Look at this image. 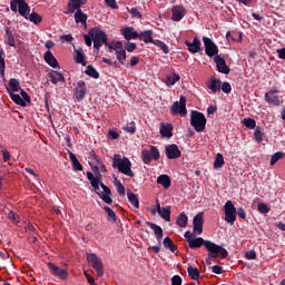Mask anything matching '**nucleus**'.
Returning a JSON list of instances; mask_svg holds the SVG:
<instances>
[{
    "label": "nucleus",
    "instance_id": "nucleus-10",
    "mask_svg": "<svg viewBox=\"0 0 285 285\" xmlns=\"http://www.w3.org/2000/svg\"><path fill=\"white\" fill-rule=\"evenodd\" d=\"M277 92H279L277 87H272L269 91L265 92L264 99L266 104H269L271 106H282V100Z\"/></svg>",
    "mask_w": 285,
    "mask_h": 285
},
{
    "label": "nucleus",
    "instance_id": "nucleus-11",
    "mask_svg": "<svg viewBox=\"0 0 285 285\" xmlns=\"http://www.w3.org/2000/svg\"><path fill=\"white\" fill-rule=\"evenodd\" d=\"M173 115H180V117H186L188 115V109H186V98L180 97L179 101H175L170 108Z\"/></svg>",
    "mask_w": 285,
    "mask_h": 285
},
{
    "label": "nucleus",
    "instance_id": "nucleus-59",
    "mask_svg": "<svg viewBox=\"0 0 285 285\" xmlns=\"http://www.w3.org/2000/svg\"><path fill=\"white\" fill-rule=\"evenodd\" d=\"M20 95L22 97V101H24V104H30V96L28 95V92H26V90L20 89Z\"/></svg>",
    "mask_w": 285,
    "mask_h": 285
},
{
    "label": "nucleus",
    "instance_id": "nucleus-61",
    "mask_svg": "<svg viewBox=\"0 0 285 285\" xmlns=\"http://www.w3.org/2000/svg\"><path fill=\"white\" fill-rule=\"evenodd\" d=\"M246 259H257V253L255 250H248L245 254Z\"/></svg>",
    "mask_w": 285,
    "mask_h": 285
},
{
    "label": "nucleus",
    "instance_id": "nucleus-29",
    "mask_svg": "<svg viewBox=\"0 0 285 285\" xmlns=\"http://www.w3.org/2000/svg\"><path fill=\"white\" fill-rule=\"evenodd\" d=\"M160 135L161 137H166L170 139L173 137V125L171 124H161L160 125Z\"/></svg>",
    "mask_w": 285,
    "mask_h": 285
},
{
    "label": "nucleus",
    "instance_id": "nucleus-2",
    "mask_svg": "<svg viewBox=\"0 0 285 285\" xmlns=\"http://www.w3.org/2000/svg\"><path fill=\"white\" fill-rule=\"evenodd\" d=\"M132 166V163H130V159L124 157L121 158V155L115 154L112 158V168H117L119 173H122V175H126L127 177H135V173L132 169H130Z\"/></svg>",
    "mask_w": 285,
    "mask_h": 285
},
{
    "label": "nucleus",
    "instance_id": "nucleus-60",
    "mask_svg": "<svg viewBox=\"0 0 285 285\" xmlns=\"http://www.w3.org/2000/svg\"><path fill=\"white\" fill-rule=\"evenodd\" d=\"M212 273H215V275H222V273H224V267L214 265L212 266Z\"/></svg>",
    "mask_w": 285,
    "mask_h": 285
},
{
    "label": "nucleus",
    "instance_id": "nucleus-16",
    "mask_svg": "<svg viewBox=\"0 0 285 285\" xmlns=\"http://www.w3.org/2000/svg\"><path fill=\"white\" fill-rule=\"evenodd\" d=\"M214 61L216 63L218 72H222V75H229L230 73V67L226 65V60L222 58V56H215Z\"/></svg>",
    "mask_w": 285,
    "mask_h": 285
},
{
    "label": "nucleus",
    "instance_id": "nucleus-51",
    "mask_svg": "<svg viewBox=\"0 0 285 285\" xmlns=\"http://www.w3.org/2000/svg\"><path fill=\"white\" fill-rule=\"evenodd\" d=\"M257 209L262 215L271 213V208H268V205H266V203H259L257 205Z\"/></svg>",
    "mask_w": 285,
    "mask_h": 285
},
{
    "label": "nucleus",
    "instance_id": "nucleus-56",
    "mask_svg": "<svg viewBox=\"0 0 285 285\" xmlns=\"http://www.w3.org/2000/svg\"><path fill=\"white\" fill-rule=\"evenodd\" d=\"M125 50H127V52H135V50H137V43L135 42L125 43Z\"/></svg>",
    "mask_w": 285,
    "mask_h": 285
},
{
    "label": "nucleus",
    "instance_id": "nucleus-57",
    "mask_svg": "<svg viewBox=\"0 0 285 285\" xmlns=\"http://www.w3.org/2000/svg\"><path fill=\"white\" fill-rule=\"evenodd\" d=\"M117 193H119L121 196L126 195V187L121 184L120 180L116 183Z\"/></svg>",
    "mask_w": 285,
    "mask_h": 285
},
{
    "label": "nucleus",
    "instance_id": "nucleus-31",
    "mask_svg": "<svg viewBox=\"0 0 285 285\" xmlns=\"http://www.w3.org/2000/svg\"><path fill=\"white\" fill-rule=\"evenodd\" d=\"M8 94L10 99H12L17 104V106H21L22 108H26L28 106L26 101L21 98V96H19V94H14L10 91V89H8Z\"/></svg>",
    "mask_w": 285,
    "mask_h": 285
},
{
    "label": "nucleus",
    "instance_id": "nucleus-17",
    "mask_svg": "<svg viewBox=\"0 0 285 285\" xmlns=\"http://www.w3.org/2000/svg\"><path fill=\"white\" fill-rule=\"evenodd\" d=\"M186 17V8L184 6H174L171 8V21H181Z\"/></svg>",
    "mask_w": 285,
    "mask_h": 285
},
{
    "label": "nucleus",
    "instance_id": "nucleus-62",
    "mask_svg": "<svg viewBox=\"0 0 285 285\" xmlns=\"http://www.w3.org/2000/svg\"><path fill=\"white\" fill-rule=\"evenodd\" d=\"M171 285H181V276L175 275L171 277Z\"/></svg>",
    "mask_w": 285,
    "mask_h": 285
},
{
    "label": "nucleus",
    "instance_id": "nucleus-33",
    "mask_svg": "<svg viewBox=\"0 0 285 285\" xmlns=\"http://www.w3.org/2000/svg\"><path fill=\"white\" fill-rule=\"evenodd\" d=\"M207 88H209L212 92H219V90H222V80L213 78L212 81L207 85Z\"/></svg>",
    "mask_w": 285,
    "mask_h": 285
},
{
    "label": "nucleus",
    "instance_id": "nucleus-21",
    "mask_svg": "<svg viewBox=\"0 0 285 285\" xmlns=\"http://www.w3.org/2000/svg\"><path fill=\"white\" fill-rule=\"evenodd\" d=\"M88 3V0H69L68 2V11L73 13L76 10H81V6H86Z\"/></svg>",
    "mask_w": 285,
    "mask_h": 285
},
{
    "label": "nucleus",
    "instance_id": "nucleus-5",
    "mask_svg": "<svg viewBox=\"0 0 285 285\" xmlns=\"http://www.w3.org/2000/svg\"><path fill=\"white\" fill-rule=\"evenodd\" d=\"M10 8L12 12H19L20 17L28 19L30 14V6L26 0H10Z\"/></svg>",
    "mask_w": 285,
    "mask_h": 285
},
{
    "label": "nucleus",
    "instance_id": "nucleus-46",
    "mask_svg": "<svg viewBox=\"0 0 285 285\" xmlns=\"http://www.w3.org/2000/svg\"><path fill=\"white\" fill-rule=\"evenodd\" d=\"M154 46H157V48L161 49L164 55H168V52H170V49L168 48V45H166V42L161 41V40H155L154 41Z\"/></svg>",
    "mask_w": 285,
    "mask_h": 285
},
{
    "label": "nucleus",
    "instance_id": "nucleus-43",
    "mask_svg": "<svg viewBox=\"0 0 285 285\" xmlns=\"http://www.w3.org/2000/svg\"><path fill=\"white\" fill-rule=\"evenodd\" d=\"M76 63L86 66V55L83 53V49L76 50Z\"/></svg>",
    "mask_w": 285,
    "mask_h": 285
},
{
    "label": "nucleus",
    "instance_id": "nucleus-40",
    "mask_svg": "<svg viewBox=\"0 0 285 285\" xmlns=\"http://www.w3.org/2000/svg\"><path fill=\"white\" fill-rule=\"evenodd\" d=\"M187 273L194 282H199V269L189 265L187 267Z\"/></svg>",
    "mask_w": 285,
    "mask_h": 285
},
{
    "label": "nucleus",
    "instance_id": "nucleus-58",
    "mask_svg": "<svg viewBox=\"0 0 285 285\" xmlns=\"http://www.w3.org/2000/svg\"><path fill=\"white\" fill-rule=\"evenodd\" d=\"M105 3L112 10H117L119 8V6H117V0H105Z\"/></svg>",
    "mask_w": 285,
    "mask_h": 285
},
{
    "label": "nucleus",
    "instance_id": "nucleus-49",
    "mask_svg": "<svg viewBox=\"0 0 285 285\" xmlns=\"http://www.w3.org/2000/svg\"><path fill=\"white\" fill-rule=\"evenodd\" d=\"M279 159H284V153L277 151L271 158V166H275L279 161Z\"/></svg>",
    "mask_w": 285,
    "mask_h": 285
},
{
    "label": "nucleus",
    "instance_id": "nucleus-4",
    "mask_svg": "<svg viewBox=\"0 0 285 285\" xmlns=\"http://www.w3.org/2000/svg\"><path fill=\"white\" fill-rule=\"evenodd\" d=\"M206 116L203 112L193 110L190 115V126L196 130V132H204L206 130Z\"/></svg>",
    "mask_w": 285,
    "mask_h": 285
},
{
    "label": "nucleus",
    "instance_id": "nucleus-9",
    "mask_svg": "<svg viewBox=\"0 0 285 285\" xmlns=\"http://www.w3.org/2000/svg\"><path fill=\"white\" fill-rule=\"evenodd\" d=\"M87 262L91 264L92 268H95L98 277H104V263H101V259H99L97 254L87 255Z\"/></svg>",
    "mask_w": 285,
    "mask_h": 285
},
{
    "label": "nucleus",
    "instance_id": "nucleus-24",
    "mask_svg": "<svg viewBox=\"0 0 285 285\" xmlns=\"http://www.w3.org/2000/svg\"><path fill=\"white\" fill-rule=\"evenodd\" d=\"M49 77L53 86H57V83H66V78L61 75V72L52 70L49 72Z\"/></svg>",
    "mask_w": 285,
    "mask_h": 285
},
{
    "label": "nucleus",
    "instance_id": "nucleus-48",
    "mask_svg": "<svg viewBox=\"0 0 285 285\" xmlns=\"http://www.w3.org/2000/svg\"><path fill=\"white\" fill-rule=\"evenodd\" d=\"M254 137L257 144H262V141H264V132L262 131V127L255 128Z\"/></svg>",
    "mask_w": 285,
    "mask_h": 285
},
{
    "label": "nucleus",
    "instance_id": "nucleus-27",
    "mask_svg": "<svg viewBox=\"0 0 285 285\" xmlns=\"http://www.w3.org/2000/svg\"><path fill=\"white\" fill-rule=\"evenodd\" d=\"M75 21L76 23H81L82 26H86L88 21V14L83 13L81 9H76Z\"/></svg>",
    "mask_w": 285,
    "mask_h": 285
},
{
    "label": "nucleus",
    "instance_id": "nucleus-45",
    "mask_svg": "<svg viewBox=\"0 0 285 285\" xmlns=\"http://www.w3.org/2000/svg\"><path fill=\"white\" fill-rule=\"evenodd\" d=\"M28 19H29V21H31V23H35V26H39V23H41V21H43V18H41V14H39L37 12L30 13Z\"/></svg>",
    "mask_w": 285,
    "mask_h": 285
},
{
    "label": "nucleus",
    "instance_id": "nucleus-7",
    "mask_svg": "<svg viewBox=\"0 0 285 285\" xmlns=\"http://www.w3.org/2000/svg\"><path fill=\"white\" fill-rule=\"evenodd\" d=\"M94 190L96 195H98V197L105 202V204H112V190H110V187L106 186V184L100 183V185L94 187Z\"/></svg>",
    "mask_w": 285,
    "mask_h": 285
},
{
    "label": "nucleus",
    "instance_id": "nucleus-64",
    "mask_svg": "<svg viewBox=\"0 0 285 285\" xmlns=\"http://www.w3.org/2000/svg\"><path fill=\"white\" fill-rule=\"evenodd\" d=\"M72 168L76 171L83 170V166L81 165V163H79V160L72 163Z\"/></svg>",
    "mask_w": 285,
    "mask_h": 285
},
{
    "label": "nucleus",
    "instance_id": "nucleus-44",
    "mask_svg": "<svg viewBox=\"0 0 285 285\" xmlns=\"http://www.w3.org/2000/svg\"><path fill=\"white\" fill-rule=\"evenodd\" d=\"M158 215L161 219H165V222H170V206L163 207V210H160Z\"/></svg>",
    "mask_w": 285,
    "mask_h": 285
},
{
    "label": "nucleus",
    "instance_id": "nucleus-8",
    "mask_svg": "<svg viewBox=\"0 0 285 285\" xmlns=\"http://www.w3.org/2000/svg\"><path fill=\"white\" fill-rule=\"evenodd\" d=\"M149 148H150V150H148V149L141 150L142 163L146 164L147 166H149V164L153 161V159L155 161H159V157H161V155L159 154V149H157L156 146H149Z\"/></svg>",
    "mask_w": 285,
    "mask_h": 285
},
{
    "label": "nucleus",
    "instance_id": "nucleus-26",
    "mask_svg": "<svg viewBox=\"0 0 285 285\" xmlns=\"http://www.w3.org/2000/svg\"><path fill=\"white\" fill-rule=\"evenodd\" d=\"M139 41H145L146 43H155L153 39V30H145L138 33Z\"/></svg>",
    "mask_w": 285,
    "mask_h": 285
},
{
    "label": "nucleus",
    "instance_id": "nucleus-36",
    "mask_svg": "<svg viewBox=\"0 0 285 285\" xmlns=\"http://www.w3.org/2000/svg\"><path fill=\"white\" fill-rule=\"evenodd\" d=\"M176 224L177 226H179V228H186V226H188V216L186 215V213L183 212L179 214Z\"/></svg>",
    "mask_w": 285,
    "mask_h": 285
},
{
    "label": "nucleus",
    "instance_id": "nucleus-22",
    "mask_svg": "<svg viewBox=\"0 0 285 285\" xmlns=\"http://www.w3.org/2000/svg\"><path fill=\"white\" fill-rule=\"evenodd\" d=\"M132 30V27H125L121 30V35L125 37L126 41H130L131 39H139V32Z\"/></svg>",
    "mask_w": 285,
    "mask_h": 285
},
{
    "label": "nucleus",
    "instance_id": "nucleus-12",
    "mask_svg": "<svg viewBox=\"0 0 285 285\" xmlns=\"http://www.w3.org/2000/svg\"><path fill=\"white\" fill-rule=\"evenodd\" d=\"M203 42L207 57H217L219 55V49L217 48V45H215L213 39L208 37H203Z\"/></svg>",
    "mask_w": 285,
    "mask_h": 285
},
{
    "label": "nucleus",
    "instance_id": "nucleus-14",
    "mask_svg": "<svg viewBox=\"0 0 285 285\" xmlns=\"http://www.w3.org/2000/svg\"><path fill=\"white\" fill-rule=\"evenodd\" d=\"M51 275L53 277H59V279H68V271L62 269L61 267L55 265L53 263H48L47 264Z\"/></svg>",
    "mask_w": 285,
    "mask_h": 285
},
{
    "label": "nucleus",
    "instance_id": "nucleus-41",
    "mask_svg": "<svg viewBox=\"0 0 285 285\" xmlns=\"http://www.w3.org/2000/svg\"><path fill=\"white\" fill-rule=\"evenodd\" d=\"M85 75H88V77H91L92 79H99V71L92 67V65H89L87 69L85 70Z\"/></svg>",
    "mask_w": 285,
    "mask_h": 285
},
{
    "label": "nucleus",
    "instance_id": "nucleus-18",
    "mask_svg": "<svg viewBox=\"0 0 285 285\" xmlns=\"http://www.w3.org/2000/svg\"><path fill=\"white\" fill-rule=\"evenodd\" d=\"M86 91H87L86 82L82 80H79L75 89L76 99L78 101H83V98L86 97Z\"/></svg>",
    "mask_w": 285,
    "mask_h": 285
},
{
    "label": "nucleus",
    "instance_id": "nucleus-47",
    "mask_svg": "<svg viewBox=\"0 0 285 285\" xmlns=\"http://www.w3.org/2000/svg\"><path fill=\"white\" fill-rule=\"evenodd\" d=\"M226 163L224 161V155L217 154L215 161H214V168H223Z\"/></svg>",
    "mask_w": 285,
    "mask_h": 285
},
{
    "label": "nucleus",
    "instance_id": "nucleus-30",
    "mask_svg": "<svg viewBox=\"0 0 285 285\" xmlns=\"http://www.w3.org/2000/svg\"><path fill=\"white\" fill-rule=\"evenodd\" d=\"M21 89V81L17 78H11L9 80V88H7V91L10 90V92H19Z\"/></svg>",
    "mask_w": 285,
    "mask_h": 285
},
{
    "label": "nucleus",
    "instance_id": "nucleus-42",
    "mask_svg": "<svg viewBox=\"0 0 285 285\" xmlns=\"http://www.w3.org/2000/svg\"><path fill=\"white\" fill-rule=\"evenodd\" d=\"M243 126H246L249 130H255L257 127V121L253 118H244L242 120Z\"/></svg>",
    "mask_w": 285,
    "mask_h": 285
},
{
    "label": "nucleus",
    "instance_id": "nucleus-28",
    "mask_svg": "<svg viewBox=\"0 0 285 285\" xmlns=\"http://www.w3.org/2000/svg\"><path fill=\"white\" fill-rule=\"evenodd\" d=\"M115 55H116V59H117L118 63H120V66H125V68L130 67L129 63H126V59H127L126 49H120L119 51H115Z\"/></svg>",
    "mask_w": 285,
    "mask_h": 285
},
{
    "label": "nucleus",
    "instance_id": "nucleus-34",
    "mask_svg": "<svg viewBox=\"0 0 285 285\" xmlns=\"http://www.w3.org/2000/svg\"><path fill=\"white\" fill-rule=\"evenodd\" d=\"M127 199L130 204H132L134 208L139 209V197L137 196V194L132 193L131 190H128Z\"/></svg>",
    "mask_w": 285,
    "mask_h": 285
},
{
    "label": "nucleus",
    "instance_id": "nucleus-54",
    "mask_svg": "<svg viewBox=\"0 0 285 285\" xmlns=\"http://www.w3.org/2000/svg\"><path fill=\"white\" fill-rule=\"evenodd\" d=\"M128 12L131 14L134 19H141V12H139V9L131 8V9H128Z\"/></svg>",
    "mask_w": 285,
    "mask_h": 285
},
{
    "label": "nucleus",
    "instance_id": "nucleus-55",
    "mask_svg": "<svg viewBox=\"0 0 285 285\" xmlns=\"http://www.w3.org/2000/svg\"><path fill=\"white\" fill-rule=\"evenodd\" d=\"M220 89L223 90V92H225V95H230L233 87H230V82H224L223 85H220Z\"/></svg>",
    "mask_w": 285,
    "mask_h": 285
},
{
    "label": "nucleus",
    "instance_id": "nucleus-52",
    "mask_svg": "<svg viewBox=\"0 0 285 285\" xmlns=\"http://www.w3.org/2000/svg\"><path fill=\"white\" fill-rule=\"evenodd\" d=\"M0 77L1 79H6V60L0 53Z\"/></svg>",
    "mask_w": 285,
    "mask_h": 285
},
{
    "label": "nucleus",
    "instance_id": "nucleus-50",
    "mask_svg": "<svg viewBox=\"0 0 285 285\" xmlns=\"http://www.w3.org/2000/svg\"><path fill=\"white\" fill-rule=\"evenodd\" d=\"M122 129H125L126 132H130V135H135L137 132V125L135 124V121H131Z\"/></svg>",
    "mask_w": 285,
    "mask_h": 285
},
{
    "label": "nucleus",
    "instance_id": "nucleus-1",
    "mask_svg": "<svg viewBox=\"0 0 285 285\" xmlns=\"http://www.w3.org/2000/svg\"><path fill=\"white\" fill-rule=\"evenodd\" d=\"M184 237L188 243L189 248L197 249L205 246L206 250H208V257L206 259L207 266L213 264V259H226V257H228L227 248H224L212 240H205L203 237L193 238L195 237V234H193L190 230L185 232Z\"/></svg>",
    "mask_w": 285,
    "mask_h": 285
},
{
    "label": "nucleus",
    "instance_id": "nucleus-3",
    "mask_svg": "<svg viewBox=\"0 0 285 285\" xmlns=\"http://www.w3.org/2000/svg\"><path fill=\"white\" fill-rule=\"evenodd\" d=\"M89 37L92 38L94 41V48L96 50H99L104 43H106V40L108 39V35L106 31H104L99 27H94L89 29Z\"/></svg>",
    "mask_w": 285,
    "mask_h": 285
},
{
    "label": "nucleus",
    "instance_id": "nucleus-37",
    "mask_svg": "<svg viewBox=\"0 0 285 285\" xmlns=\"http://www.w3.org/2000/svg\"><path fill=\"white\" fill-rule=\"evenodd\" d=\"M6 38L7 46H10L11 48H17V40H14V35H12V31L9 28L6 29Z\"/></svg>",
    "mask_w": 285,
    "mask_h": 285
},
{
    "label": "nucleus",
    "instance_id": "nucleus-6",
    "mask_svg": "<svg viewBox=\"0 0 285 285\" xmlns=\"http://www.w3.org/2000/svg\"><path fill=\"white\" fill-rule=\"evenodd\" d=\"M223 210L225 213V222L233 226V224L237 222V208L235 207V204H233V200H227L223 207Z\"/></svg>",
    "mask_w": 285,
    "mask_h": 285
},
{
    "label": "nucleus",
    "instance_id": "nucleus-53",
    "mask_svg": "<svg viewBox=\"0 0 285 285\" xmlns=\"http://www.w3.org/2000/svg\"><path fill=\"white\" fill-rule=\"evenodd\" d=\"M8 218L16 224V226H19V215H17L13 210H10L8 214Z\"/></svg>",
    "mask_w": 285,
    "mask_h": 285
},
{
    "label": "nucleus",
    "instance_id": "nucleus-19",
    "mask_svg": "<svg viewBox=\"0 0 285 285\" xmlns=\"http://www.w3.org/2000/svg\"><path fill=\"white\" fill-rule=\"evenodd\" d=\"M185 46H187L189 52H191V55H197V52H199V50H202V41L197 38H195L193 40V42L190 41H185Z\"/></svg>",
    "mask_w": 285,
    "mask_h": 285
},
{
    "label": "nucleus",
    "instance_id": "nucleus-38",
    "mask_svg": "<svg viewBox=\"0 0 285 285\" xmlns=\"http://www.w3.org/2000/svg\"><path fill=\"white\" fill-rule=\"evenodd\" d=\"M179 79H181V77L179 76V73H173V75H170V76H167L166 78H165V83H166V86H175V83L177 82V81H179Z\"/></svg>",
    "mask_w": 285,
    "mask_h": 285
},
{
    "label": "nucleus",
    "instance_id": "nucleus-39",
    "mask_svg": "<svg viewBox=\"0 0 285 285\" xmlns=\"http://www.w3.org/2000/svg\"><path fill=\"white\" fill-rule=\"evenodd\" d=\"M102 208H104L105 213L107 214L108 222H112L114 224H117V214L115 213V210H112L108 206H105Z\"/></svg>",
    "mask_w": 285,
    "mask_h": 285
},
{
    "label": "nucleus",
    "instance_id": "nucleus-35",
    "mask_svg": "<svg viewBox=\"0 0 285 285\" xmlns=\"http://www.w3.org/2000/svg\"><path fill=\"white\" fill-rule=\"evenodd\" d=\"M164 248L170 250V253H175L177 250V245L173 242L170 237H165L163 240Z\"/></svg>",
    "mask_w": 285,
    "mask_h": 285
},
{
    "label": "nucleus",
    "instance_id": "nucleus-15",
    "mask_svg": "<svg viewBox=\"0 0 285 285\" xmlns=\"http://www.w3.org/2000/svg\"><path fill=\"white\" fill-rule=\"evenodd\" d=\"M165 155L167 159H179V157H181V150H179V147L175 144L167 145L165 147Z\"/></svg>",
    "mask_w": 285,
    "mask_h": 285
},
{
    "label": "nucleus",
    "instance_id": "nucleus-63",
    "mask_svg": "<svg viewBox=\"0 0 285 285\" xmlns=\"http://www.w3.org/2000/svg\"><path fill=\"white\" fill-rule=\"evenodd\" d=\"M236 215H238V217H240V219H246V210L243 207H239L236 210Z\"/></svg>",
    "mask_w": 285,
    "mask_h": 285
},
{
    "label": "nucleus",
    "instance_id": "nucleus-32",
    "mask_svg": "<svg viewBox=\"0 0 285 285\" xmlns=\"http://www.w3.org/2000/svg\"><path fill=\"white\" fill-rule=\"evenodd\" d=\"M157 184L163 186V188H165V189L170 188V176H168L166 174L158 176Z\"/></svg>",
    "mask_w": 285,
    "mask_h": 285
},
{
    "label": "nucleus",
    "instance_id": "nucleus-13",
    "mask_svg": "<svg viewBox=\"0 0 285 285\" xmlns=\"http://www.w3.org/2000/svg\"><path fill=\"white\" fill-rule=\"evenodd\" d=\"M194 235H202L204 233V213H198L193 219Z\"/></svg>",
    "mask_w": 285,
    "mask_h": 285
},
{
    "label": "nucleus",
    "instance_id": "nucleus-20",
    "mask_svg": "<svg viewBox=\"0 0 285 285\" xmlns=\"http://www.w3.org/2000/svg\"><path fill=\"white\" fill-rule=\"evenodd\" d=\"M146 224L148 227L151 228V230H154L157 242L161 244V239H164V229L161 228V226L150 222H147Z\"/></svg>",
    "mask_w": 285,
    "mask_h": 285
},
{
    "label": "nucleus",
    "instance_id": "nucleus-23",
    "mask_svg": "<svg viewBox=\"0 0 285 285\" xmlns=\"http://www.w3.org/2000/svg\"><path fill=\"white\" fill-rule=\"evenodd\" d=\"M46 63L50 66L51 68H59V61H57V58H55V55H52V51L48 50L45 52L43 57Z\"/></svg>",
    "mask_w": 285,
    "mask_h": 285
},
{
    "label": "nucleus",
    "instance_id": "nucleus-25",
    "mask_svg": "<svg viewBox=\"0 0 285 285\" xmlns=\"http://www.w3.org/2000/svg\"><path fill=\"white\" fill-rule=\"evenodd\" d=\"M89 159L90 161H92V164H95V169L97 173H99V168H104V163L101 161V159H99V156L97 155V153H95V150H91L89 153Z\"/></svg>",
    "mask_w": 285,
    "mask_h": 285
}]
</instances>
